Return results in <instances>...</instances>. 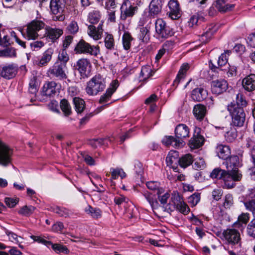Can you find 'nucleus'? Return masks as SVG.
Here are the masks:
<instances>
[{
	"instance_id": "f257e3e1",
	"label": "nucleus",
	"mask_w": 255,
	"mask_h": 255,
	"mask_svg": "<svg viewBox=\"0 0 255 255\" xmlns=\"http://www.w3.org/2000/svg\"><path fill=\"white\" fill-rule=\"evenodd\" d=\"M157 195L160 204L154 199L151 194L148 192L144 194V197L150 205L154 214L157 216H165L167 214L170 213L175 209L184 214H187L189 212V208L183 201L182 197L178 193L174 192L172 194V197L168 204H167V200L170 196L169 193H158Z\"/></svg>"
},
{
	"instance_id": "f03ea898",
	"label": "nucleus",
	"mask_w": 255,
	"mask_h": 255,
	"mask_svg": "<svg viewBox=\"0 0 255 255\" xmlns=\"http://www.w3.org/2000/svg\"><path fill=\"white\" fill-rule=\"evenodd\" d=\"M105 87L104 79L100 75H96L87 83L86 91L89 95H96L99 92L103 91Z\"/></svg>"
},
{
	"instance_id": "7ed1b4c3",
	"label": "nucleus",
	"mask_w": 255,
	"mask_h": 255,
	"mask_svg": "<svg viewBox=\"0 0 255 255\" xmlns=\"http://www.w3.org/2000/svg\"><path fill=\"white\" fill-rule=\"evenodd\" d=\"M228 110L232 118V124L236 127H242L246 119V114L243 108L231 104L228 106Z\"/></svg>"
},
{
	"instance_id": "20e7f679",
	"label": "nucleus",
	"mask_w": 255,
	"mask_h": 255,
	"mask_svg": "<svg viewBox=\"0 0 255 255\" xmlns=\"http://www.w3.org/2000/svg\"><path fill=\"white\" fill-rule=\"evenodd\" d=\"M223 173L221 180L223 181L225 187L228 189L234 187L236 182L241 181L242 178V174L239 170H228Z\"/></svg>"
},
{
	"instance_id": "39448f33",
	"label": "nucleus",
	"mask_w": 255,
	"mask_h": 255,
	"mask_svg": "<svg viewBox=\"0 0 255 255\" xmlns=\"http://www.w3.org/2000/svg\"><path fill=\"white\" fill-rule=\"evenodd\" d=\"M46 25L41 20L35 19L27 24L26 37L28 40H35L39 36V32L45 29Z\"/></svg>"
},
{
	"instance_id": "423d86ee",
	"label": "nucleus",
	"mask_w": 255,
	"mask_h": 255,
	"mask_svg": "<svg viewBox=\"0 0 255 255\" xmlns=\"http://www.w3.org/2000/svg\"><path fill=\"white\" fill-rule=\"evenodd\" d=\"M224 240L230 245L241 247L242 242L240 232L235 229H227L223 232Z\"/></svg>"
},
{
	"instance_id": "0eeeda50",
	"label": "nucleus",
	"mask_w": 255,
	"mask_h": 255,
	"mask_svg": "<svg viewBox=\"0 0 255 255\" xmlns=\"http://www.w3.org/2000/svg\"><path fill=\"white\" fill-rule=\"evenodd\" d=\"M12 149L6 143L0 140V165L6 167L11 161Z\"/></svg>"
},
{
	"instance_id": "6e6552de",
	"label": "nucleus",
	"mask_w": 255,
	"mask_h": 255,
	"mask_svg": "<svg viewBox=\"0 0 255 255\" xmlns=\"http://www.w3.org/2000/svg\"><path fill=\"white\" fill-rule=\"evenodd\" d=\"M75 50L77 53H89L95 56L100 54V49L98 46H91L84 40H81L78 43Z\"/></svg>"
},
{
	"instance_id": "1a4fd4ad",
	"label": "nucleus",
	"mask_w": 255,
	"mask_h": 255,
	"mask_svg": "<svg viewBox=\"0 0 255 255\" xmlns=\"http://www.w3.org/2000/svg\"><path fill=\"white\" fill-rule=\"evenodd\" d=\"M138 7L132 5L128 0L125 1L121 7V18L126 20L128 17H132L137 11Z\"/></svg>"
},
{
	"instance_id": "9d476101",
	"label": "nucleus",
	"mask_w": 255,
	"mask_h": 255,
	"mask_svg": "<svg viewBox=\"0 0 255 255\" xmlns=\"http://www.w3.org/2000/svg\"><path fill=\"white\" fill-rule=\"evenodd\" d=\"M230 53L229 51H227L225 53L222 54L218 61H215L214 63L212 60H210L209 66L211 69L216 72H218V70H226V68H228L226 54L228 53L229 55Z\"/></svg>"
},
{
	"instance_id": "9b49d317",
	"label": "nucleus",
	"mask_w": 255,
	"mask_h": 255,
	"mask_svg": "<svg viewBox=\"0 0 255 255\" xmlns=\"http://www.w3.org/2000/svg\"><path fill=\"white\" fill-rule=\"evenodd\" d=\"M155 30L159 37L167 38L172 35L173 32L166 26V23L162 19H157L155 22Z\"/></svg>"
},
{
	"instance_id": "f8f14e48",
	"label": "nucleus",
	"mask_w": 255,
	"mask_h": 255,
	"mask_svg": "<svg viewBox=\"0 0 255 255\" xmlns=\"http://www.w3.org/2000/svg\"><path fill=\"white\" fill-rule=\"evenodd\" d=\"M65 67L64 64H60L59 62H57L48 70V74L59 79H66L67 76L64 70Z\"/></svg>"
},
{
	"instance_id": "ddd939ff",
	"label": "nucleus",
	"mask_w": 255,
	"mask_h": 255,
	"mask_svg": "<svg viewBox=\"0 0 255 255\" xmlns=\"http://www.w3.org/2000/svg\"><path fill=\"white\" fill-rule=\"evenodd\" d=\"M78 70L83 78L87 77L90 72L91 64L87 59H79L76 63Z\"/></svg>"
},
{
	"instance_id": "4468645a",
	"label": "nucleus",
	"mask_w": 255,
	"mask_h": 255,
	"mask_svg": "<svg viewBox=\"0 0 255 255\" xmlns=\"http://www.w3.org/2000/svg\"><path fill=\"white\" fill-rule=\"evenodd\" d=\"M228 87V84L227 81L223 79L213 80L211 83V88L213 93L218 95L226 91Z\"/></svg>"
},
{
	"instance_id": "2eb2a0df",
	"label": "nucleus",
	"mask_w": 255,
	"mask_h": 255,
	"mask_svg": "<svg viewBox=\"0 0 255 255\" xmlns=\"http://www.w3.org/2000/svg\"><path fill=\"white\" fill-rule=\"evenodd\" d=\"M103 31V22L100 23L97 27L94 25H89L88 26V35L95 40L101 38Z\"/></svg>"
},
{
	"instance_id": "dca6fc26",
	"label": "nucleus",
	"mask_w": 255,
	"mask_h": 255,
	"mask_svg": "<svg viewBox=\"0 0 255 255\" xmlns=\"http://www.w3.org/2000/svg\"><path fill=\"white\" fill-rule=\"evenodd\" d=\"M119 86V81L117 80H113L111 83L110 87L107 90L106 93L100 97L99 100L100 103L104 104L108 102Z\"/></svg>"
},
{
	"instance_id": "f3484780",
	"label": "nucleus",
	"mask_w": 255,
	"mask_h": 255,
	"mask_svg": "<svg viewBox=\"0 0 255 255\" xmlns=\"http://www.w3.org/2000/svg\"><path fill=\"white\" fill-rule=\"evenodd\" d=\"M17 72V68L13 64L0 66V75L4 78L9 79L14 77Z\"/></svg>"
},
{
	"instance_id": "a211bd4d",
	"label": "nucleus",
	"mask_w": 255,
	"mask_h": 255,
	"mask_svg": "<svg viewBox=\"0 0 255 255\" xmlns=\"http://www.w3.org/2000/svg\"><path fill=\"white\" fill-rule=\"evenodd\" d=\"M178 152L175 150H171L166 158L168 166H171L175 172H177V164L179 163V159Z\"/></svg>"
},
{
	"instance_id": "6ab92c4d",
	"label": "nucleus",
	"mask_w": 255,
	"mask_h": 255,
	"mask_svg": "<svg viewBox=\"0 0 255 255\" xmlns=\"http://www.w3.org/2000/svg\"><path fill=\"white\" fill-rule=\"evenodd\" d=\"M170 11L169 16L172 19H177L181 16V10L178 1L176 0H170L168 2Z\"/></svg>"
},
{
	"instance_id": "aec40b11",
	"label": "nucleus",
	"mask_w": 255,
	"mask_h": 255,
	"mask_svg": "<svg viewBox=\"0 0 255 255\" xmlns=\"http://www.w3.org/2000/svg\"><path fill=\"white\" fill-rule=\"evenodd\" d=\"M162 9L161 0H152L149 5L148 16L154 18L159 14Z\"/></svg>"
},
{
	"instance_id": "412c9836",
	"label": "nucleus",
	"mask_w": 255,
	"mask_h": 255,
	"mask_svg": "<svg viewBox=\"0 0 255 255\" xmlns=\"http://www.w3.org/2000/svg\"><path fill=\"white\" fill-rule=\"evenodd\" d=\"M242 86L245 90L252 92L255 90V74H251L242 80Z\"/></svg>"
},
{
	"instance_id": "4be33fe9",
	"label": "nucleus",
	"mask_w": 255,
	"mask_h": 255,
	"mask_svg": "<svg viewBox=\"0 0 255 255\" xmlns=\"http://www.w3.org/2000/svg\"><path fill=\"white\" fill-rule=\"evenodd\" d=\"M225 162L227 169L230 170H239L238 168L242 166L240 158L237 155L229 157Z\"/></svg>"
},
{
	"instance_id": "5701e85b",
	"label": "nucleus",
	"mask_w": 255,
	"mask_h": 255,
	"mask_svg": "<svg viewBox=\"0 0 255 255\" xmlns=\"http://www.w3.org/2000/svg\"><path fill=\"white\" fill-rule=\"evenodd\" d=\"M45 36H47L54 42L63 34V30L59 28H53L46 26Z\"/></svg>"
},
{
	"instance_id": "b1692460",
	"label": "nucleus",
	"mask_w": 255,
	"mask_h": 255,
	"mask_svg": "<svg viewBox=\"0 0 255 255\" xmlns=\"http://www.w3.org/2000/svg\"><path fill=\"white\" fill-rule=\"evenodd\" d=\"M216 152L220 158L226 160L230 156L231 149L229 146L218 144L216 148Z\"/></svg>"
},
{
	"instance_id": "393cba45",
	"label": "nucleus",
	"mask_w": 255,
	"mask_h": 255,
	"mask_svg": "<svg viewBox=\"0 0 255 255\" xmlns=\"http://www.w3.org/2000/svg\"><path fill=\"white\" fill-rule=\"evenodd\" d=\"M175 134L177 139H180L183 142L182 139L189 136V129L188 127L184 124H179L175 128Z\"/></svg>"
},
{
	"instance_id": "a878e982",
	"label": "nucleus",
	"mask_w": 255,
	"mask_h": 255,
	"mask_svg": "<svg viewBox=\"0 0 255 255\" xmlns=\"http://www.w3.org/2000/svg\"><path fill=\"white\" fill-rule=\"evenodd\" d=\"M208 95L207 91L203 88H197L194 89L191 94L192 99L198 102L205 99Z\"/></svg>"
},
{
	"instance_id": "bb28decb",
	"label": "nucleus",
	"mask_w": 255,
	"mask_h": 255,
	"mask_svg": "<svg viewBox=\"0 0 255 255\" xmlns=\"http://www.w3.org/2000/svg\"><path fill=\"white\" fill-rule=\"evenodd\" d=\"M218 30V27L215 24H211L208 26L205 32L201 36V40L206 43L211 38L212 36Z\"/></svg>"
},
{
	"instance_id": "cd10ccee",
	"label": "nucleus",
	"mask_w": 255,
	"mask_h": 255,
	"mask_svg": "<svg viewBox=\"0 0 255 255\" xmlns=\"http://www.w3.org/2000/svg\"><path fill=\"white\" fill-rule=\"evenodd\" d=\"M204 137L199 134H194L193 137L191 138L189 142V145L192 149H197L200 147L204 143Z\"/></svg>"
},
{
	"instance_id": "c85d7f7f",
	"label": "nucleus",
	"mask_w": 255,
	"mask_h": 255,
	"mask_svg": "<svg viewBox=\"0 0 255 255\" xmlns=\"http://www.w3.org/2000/svg\"><path fill=\"white\" fill-rule=\"evenodd\" d=\"M65 0H51L50 9L54 14H57L63 11Z\"/></svg>"
},
{
	"instance_id": "c756f323",
	"label": "nucleus",
	"mask_w": 255,
	"mask_h": 255,
	"mask_svg": "<svg viewBox=\"0 0 255 255\" xmlns=\"http://www.w3.org/2000/svg\"><path fill=\"white\" fill-rule=\"evenodd\" d=\"M1 228L5 231L6 235L8 237L9 240L18 245L20 248H23V246L20 245L23 242V238L20 236H18L13 232L10 231L5 227L1 226Z\"/></svg>"
},
{
	"instance_id": "7c9ffc66",
	"label": "nucleus",
	"mask_w": 255,
	"mask_h": 255,
	"mask_svg": "<svg viewBox=\"0 0 255 255\" xmlns=\"http://www.w3.org/2000/svg\"><path fill=\"white\" fill-rule=\"evenodd\" d=\"M57 84L54 82H49L45 83L42 88V94L44 96H51L56 93Z\"/></svg>"
},
{
	"instance_id": "2f4dec72",
	"label": "nucleus",
	"mask_w": 255,
	"mask_h": 255,
	"mask_svg": "<svg viewBox=\"0 0 255 255\" xmlns=\"http://www.w3.org/2000/svg\"><path fill=\"white\" fill-rule=\"evenodd\" d=\"M193 113L197 120L201 121L206 114V107L203 105L197 104L194 106Z\"/></svg>"
},
{
	"instance_id": "473e14b6",
	"label": "nucleus",
	"mask_w": 255,
	"mask_h": 255,
	"mask_svg": "<svg viewBox=\"0 0 255 255\" xmlns=\"http://www.w3.org/2000/svg\"><path fill=\"white\" fill-rule=\"evenodd\" d=\"M216 7L220 12H226L233 9L235 5L227 3L226 0H217Z\"/></svg>"
},
{
	"instance_id": "72a5a7b5",
	"label": "nucleus",
	"mask_w": 255,
	"mask_h": 255,
	"mask_svg": "<svg viewBox=\"0 0 255 255\" xmlns=\"http://www.w3.org/2000/svg\"><path fill=\"white\" fill-rule=\"evenodd\" d=\"M162 143L166 146L172 145L175 147H178L183 145V142L177 139L172 136H165L162 139Z\"/></svg>"
},
{
	"instance_id": "f704fd0d",
	"label": "nucleus",
	"mask_w": 255,
	"mask_h": 255,
	"mask_svg": "<svg viewBox=\"0 0 255 255\" xmlns=\"http://www.w3.org/2000/svg\"><path fill=\"white\" fill-rule=\"evenodd\" d=\"M53 54V50L52 48H48L44 52L37 65L40 66L46 65L51 60Z\"/></svg>"
},
{
	"instance_id": "c9c22d12",
	"label": "nucleus",
	"mask_w": 255,
	"mask_h": 255,
	"mask_svg": "<svg viewBox=\"0 0 255 255\" xmlns=\"http://www.w3.org/2000/svg\"><path fill=\"white\" fill-rule=\"evenodd\" d=\"M101 18V14L100 11L97 9H93L89 12L88 15V21L91 23L90 25H94L99 22Z\"/></svg>"
},
{
	"instance_id": "e433bc0d",
	"label": "nucleus",
	"mask_w": 255,
	"mask_h": 255,
	"mask_svg": "<svg viewBox=\"0 0 255 255\" xmlns=\"http://www.w3.org/2000/svg\"><path fill=\"white\" fill-rule=\"evenodd\" d=\"M152 75V69L150 66H144L141 68L140 75V81H146Z\"/></svg>"
},
{
	"instance_id": "4c0bfd02",
	"label": "nucleus",
	"mask_w": 255,
	"mask_h": 255,
	"mask_svg": "<svg viewBox=\"0 0 255 255\" xmlns=\"http://www.w3.org/2000/svg\"><path fill=\"white\" fill-rule=\"evenodd\" d=\"M189 69V65L188 63H184L181 66L176 79L174 82L175 84H178L181 80L185 78L186 72Z\"/></svg>"
},
{
	"instance_id": "58836bf2",
	"label": "nucleus",
	"mask_w": 255,
	"mask_h": 255,
	"mask_svg": "<svg viewBox=\"0 0 255 255\" xmlns=\"http://www.w3.org/2000/svg\"><path fill=\"white\" fill-rule=\"evenodd\" d=\"M193 162L192 155L190 154H186L179 159V164L181 167L186 168L191 165Z\"/></svg>"
},
{
	"instance_id": "ea45409f",
	"label": "nucleus",
	"mask_w": 255,
	"mask_h": 255,
	"mask_svg": "<svg viewBox=\"0 0 255 255\" xmlns=\"http://www.w3.org/2000/svg\"><path fill=\"white\" fill-rule=\"evenodd\" d=\"M146 186L150 190H152L157 193H163L164 189L160 186L159 182L157 181H149L146 183Z\"/></svg>"
},
{
	"instance_id": "a19ab883",
	"label": "nucleus",
	"mask_w": 255,
	"mask_h": 255,
	"mask_svg": "<svg viewBox=\"0 0 255 255\" xmlns=\"http://www.w3.org/2000/svg\"><path fill=\"white\" fill-rule=\"evenodd\" d=\"M111 182H113V179H116L119 177H120L121 179H123L125 178L127 176L126 173L124 171L123 169L122 168H111Z\"/></svg>"
},
{
	"instance_id": "79ce46f5",
	"label": "nucleus",
	"mask_w": 255,
	"mask_h": 255,
	"mask_svg": "<svg viewBox=\"0 0 255 255\" xmlns=\"http://www.w3.org/2000/svg\"><path fill=\"white\" fill-rule=\"evenodd\" d=\"M73 102L76 112L78 113H81L83 112L85 108V101L79 97H75L73 99Z\"/></svg>"
},
{
	"instance_id": "37998d69",
	"label": "nucleus",
	"mask_w": 255,
	"mask_h": 255,
	"mask_svg": "<svg viewBox=\"0 0 255 255\" xmlns=\"http://www.w3.org/2000/svg\"><path fill=\"white\" fill-rule=\"evenodd\" d=\"M85 212L94 218L98 219L101 217L102 211L99 208H94L91 206H88L85 208Z\"/></svg>"
},
{
	"instance_id": "c03bdc74",
	"label": "nucleus",
	"mask_w": 255,
	"mask_h": 255,
	"mask_svg": "<svg viewBox=\"0 0 255 255\" xmlns=\"http://www.w3.org/2000/svg\"><path fill=\"white\" fill-rule=\"evenodd\" d=\"M237 136V132L236 129L234 128H230V129L226 132L225 137L226 140L232 142L234 141Z\"/></svg>"
},
{
	"instance_id": "a18cd8bd",
	"label": "nucleus",
	"mask_w": 255,
	"mask_h": 255,
	"mask_svg": "<svg viewBox=\"0 0 255 255\" xmlns=\"http://www.w3.org/2000/svg\"><path fill=\"white\" fill-rule=\"evenodd\" d=\"M111 141V139L108 138L93 139L90 140V144L94 148L102 145H108V142Z\"/></svg>"
},
{
	"instance_id": "49530a36",
	"label": "nucleus",
	"mask_w": 255,
	"mask_h": 255,
	"mask_svg": "<svg viewBox=\"0 0 255 255\" xmlns=\"http://www.w3.org/2000/svg\"><path fill=\"white\" fill-rule=\"evenodd\" d=\"M50 245L51 246L52 249L57 254L62 253L67 254L69 252V251L67 247L61 244H53L51 243V244H50Z\"/></svg>"
},
{
	"instance_id": "de8ad7c7",
	"label": "nucleus",
	"mask_w": 255,
	"mask_h": 255,
	"mask_svg": "<svg viewBox=\"0 0 255 255\" xmlns=\"http://www.w3.org/2000/svg\"><path fill=\"white\" fill-rule=\"evenodd\" d=\"M149 30L146 27H141L140 29L139 38L143 42H147L149 40Z\"/></svg>"
},
{
	"instance_id": "09e8293b",
	"label": "nucleus",
	"mask_w": 255,
	"mask_h": 255,
	"mask_svg": "<svg viewBox=\"0 0 255 255\" xmlns=\"http://www.w3.org/2000/svg\"><path fill=\"white\" fill-rule=\"evenodd\" d=\"M132 38L128 32H125L123 36V46L126 50H128L130 47V43Z\"/></svg>"
},
{
	"instance_id": "8fccbe9b",
	"label": "nucleus",
	"mask_w": 255,
	"mask_h": 255,
	"mask_svg": "<svg viewBox=\"0 0 255 255\" xmlns=\"http://www.w3.org/2000/svg\"><path fill=\"white\" fill-rule=\"evenodd\" d=\"M234 200L232 195L230 194H227L224 198L223 206L226 209H230L233 206Z\"/></svg>"
},
{
	"instance_id": "3c124183",
	"label": "nucleus",
	"mask_w": 255,
	"mask_h": 255,
	"mask_svg": "<svg viewBox=\"0 0 255 255\" xmlns=\"http://www.w3.org/2000/svg\"><path fill=\"white\" fill-rule=\"evenodd\" d=\"M60 108L66 116L71 114V107L69 103L66 100L63 99L61 100L60 103Z\"/></svg>"
},
{
	"instance_id": "603ef678",
	"label": "nucleus",
	"mask_w": 255,
	"mask_h": 255,
	"mask_svg": "<svg viewBox=\"0 0 255 255\" xmlns=\"http://www.w3.org/2000/svg\"><path fill=\"white\" fill-rule=\"evenodd\" d=\"M35 210V207L32 206H24L18 211V213L23 216H28L31 215Z\"/></svg>"
},
{
	"instance_id": "864d4df0",
	"label": "nucleus",
	"mask_w": 255,
	"mask_h": 255,
	"mask_svg": "<svg viewBox=\"0 0 255 255\" xmlns=\"http://www.w3.org/2000/svg\"><path fill=\"white\" fill-rule=\"evenodd\" d=\"M69 56L65 49L62 50L58 55V59L60 64H64L66 65V63L69 60Z\"/></svg>"
},
{
	"instance_id": "5fc2aeb1",
	"label": "nucleus",
	"mask_w": 255,
	"mask_h": 255,
	"mask_svg": "<svg viewBox=\"0 0 255 255\" xmlns=\"http://www.w3.org/2000/svg\"><path fill=\"white\" fill-rule=\"evenodd\" d=\"M236 106H241L242 107H246L248 105V102L246 101L245 96L241 93H239L236 95Z\"/></svg>"
},
{
	"instance_id": "6e6d98bb",
	"label": "nucleus",
	"mask_w": 255,
	"mask_h": 255,
	"mask_svg": "<svg viewBox=\"0 0 255 255\" xmlns=\"http://www.w3.org/2000/svg\"><path fill=\"white\" fill-rule=\"evenodd\" d=\"M79 29L77 22L75 21H72L67 26L66 30L70 34L76 33Z\"/></svg>"
},
{
	"instance_id": "4d7b16f0",
	"label": "nucleus",
	"mask_w": 255,
	"mask_h": 255,
	"mask_svg": "<svg viewBox=\"0 0 255 255\" xmlns=\"http://www.w3.org/2000/svg\"><path fill=\"white\" fill-rule=\"evenodd\" d=\"M53 212L58 214L60 217H67L70 215L69 211L64 208L56 207L53 208Z\"/></svg>"
},
{
	"instance_id": "13d9d810",
	"label": "nucleus",
	"mask_w": 255,
	"mask_h": 255,
	"mask_svg": "<svg viewBox=\"0 0 255 255\" xmlns=\"http://www.w3.org/2000/svg\"><path fill=\"white\" fill-rule=\"evenodd\" d=\"M10 44V38L9 37L4 34L3 31H0V45L6 47Z\"/></svg>"
},
{
	"instance_id": "bf43d9fd",
	"label": "nucleus",
	"mask_w": 255,
	"mask_h": 255,
	"mask_svg": "<svg viewBox=\"0 0 255 255\" xmlns=\"http://www.w3.org/2000/svg\"><path fill=\"white\" fill-rule=\"evenodd\" d=\"M105 44L106 47L109 49L114 48V40L113 36L110 34H107L105 38Z\"/></svg>"
},
{
	"instance_id": "052dcab7",
	"label": "nucleus",
	"mask_w": 255,
	"mask_h": 255,
	"mask_svg": "<svg viewBox=\"0 0 255 255\" xmlns=\"http://www.w3.org/2000/svg\"><path fill=\"white\" fill-rule=\"evenodd\" d=\"M225 170H222L220 168H215L210 173V176L212 178H218L221 179Z\"/></svg>"
},
{
	"instance_id": "680f3d73",
	"label": "nucleus",
	"mask_w": 255,
	"mask_h": 255,
	"mask_svg": "<svg viewBox=\"0 0 255 255\" xmlns=\"http://www.w3.org/2000/svg\"><path fill=\"white\" fill-rule=\"evenodd\" d=\"M29 86V92L33 94H35L37 91L38 86L37 82L36 81V78L35 77L33 76L32 78L30 80Z\"/></svg>"
},
{
	"instance_id": "e2e57ef3",
	"label": "nucleus",
	"mask_w": 255,
	"mask_h": 255,
	"mask_svg": "<svg viewBox=\"0 0 255 255\" xmlns=\"http://www.w3.org/2000/svg\"><path fill=\"white\" fill-rule=\"evenodd\" d=\"M247 233L250 236L255 238V218L248 225Z\"/></svg>"
},
{
	"instance_id": "0e129e2a",
	"label": "nucleus",
	"mask_w": 255,
	"mask_h": 255,
	"mask_svg": "<svg viewBox=\"0 0 255 255\" xmlns=\"http://www.w3.org/2000/svg\"><path fill=\"white\" fill-rule=\"evenodd\" d=\"M200 200V195L199 193H194L188 198V202L192 206H196Z\"/></svg>"
},
{
	"instance_id": "69168bd1",
	"label": "nucleus",
	"mask_w": 255,
	"mask_h": 255,
	"mask_svg": "<svg viewBox=\"0 0 255 255\" xmlns=\"http://www.w3.org/2000/svg\"><path fill=\"white\" fill-rule=\"evenodd\" d=\"M249 220V214L242 213L240 215L238 219V223H235V225L241 224V223L246 224Z\"/></svg>"
},
{
	"instance_id": "338daca9",
	"label": "nucleus",
	"mask_w": 255,
	"mask_h": 255,
	"mask_svg": "<svg viewBox=\"0 0 255 255\" xmlns=\"http://www.w3.org/2000/svg\"><path fill=\"white\" fill-rule=\"evenodd\" d=\"M204 17L200 15L198 13L193 15L190 19L189 21V25L190 26H193L194 25L197 24L199 20H203Z\"/></svg>"
},
{
	"instance_id": "774afa93",
	"label": "nucleus",
	"mask_w": 255,
	"mask_h": 255,
	"mask_svg": "<svg viewBox=\"0 0 255 255\" xmlns=\"http://www.w3.org/2000/svg\"><path fill=\"white\" fill-rule=\"evenodd\" d=\"M0 55L4 57H14L16 56V52L13 48H6L1 51Z\"/></svg>"
}]
</instances>
